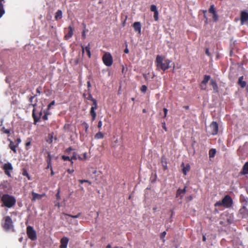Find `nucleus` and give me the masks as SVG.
I'll list each match as a JSON object with an SVG mask.
<instances>
[{
  "label": "nucleus",
  "mask_w": 248,
  "mask_h": 248,
  "mask_svg": "<svg viewBox=\"0 0 248 248\" xmlns=\"http://www.w3.org/2000/svg\"><path fill=\"white\" fill-rule=\"evenodd\" d=\"M211 80V76L210 75H205L203 76V79L200 84L201 90H206L207 88V84L208 82Z\"/></svg>",
  "instance_id": "10"
},
{
  "label": "nucleus",
  "mask_w": 248,
  "mask_h": 248,
  "mask_svg": "<svg viewBox=\"0 0 248 248\" xmlns=\"http://www.w3.org/2000/svg\"><path fill=\"white\" fill-rule=\"evenodd\" d=\"M74 170H70V169H68L67 170V172L69 174L72 173L74 172Z\"/></svg>",
  "instance_id": "58"
},
{
  "label": "nucleus",
  "mask_w": 248,
  "mask_h": 248,
  "mask_svg": "<svg viewBox=\"0 0 248 248\" xmlns=\"http://www.w3.org/2000/svg\"><path fill=\"white\" fill-rule=\"evenodd\" d=\"M161 164L163 168V170H167L168 169L167 167V162L166 161V159L164 157L161 158Z\"/></svg>",
  "instance_id": "27"
},
{
  "label": "nucleus",
  "mask_w": 248,
  "mask_h": 248,
  "mask_svg": "<svg viewBox=\"0 0 248 248\" xmlns=\"http://www.w3.org/2000/svg\"><path fill=\"white\" fill-rule=\"evenodd\" d=\"M90 45H91L90 43H89L88 45L85 47H84V46H81L82 54H84V51L85 50L89 58H91V51H90V49H91Z\"/></svg>",
  "instance_id": "17"
},
{
  "label": "nucleus",
  "mask_w": 248,
  "mask_h": 248,
  "mask_svg": "<svg viewBox=\"0 0 248 248\" xmlns=\"http://www.w3.org/2000/svg\"><path fill=\"white\" fill-rule=\"evenodd\" d=\"M208 11L210 13L212 14L216 13V11L214 4H212L210 5Z\"/></svg>",
  "instance_id": "34"
},
{
  "label": "nucleus",
  "mask_w": 248,
  "mask_h": 248,
  "mask_svg": "<svg viewBox=\"0 0 248 248\" xmlns=\"http://www.w3.org/2000/svg\"><path fill=\"white\" fill-rule=\"evenodd\" d=\"M80 215H81V213H79L77 215H75V216H73V215H70V214H66V216H68L70 217H71L72 218H76L80 216Z\"/></svg>",
  "instance_id": "40"
},
{
  "label": "nucleus",
  "mask_w": 248,
  "mask_h": 248,
  "mask_svg": "<svg viewBox=\"0 0 248 248\" xmlns=\"http://www.w3.org/2000/svg\"><path fill=\"white\" fill-rule=\"evenodd\" d=\"M2 168L6 175L9 177H11V172L13 170V167L11 163L9 162L5 163Z\"/></svg>",
  "instance_id": "7"
},
{
  "label": "nucleus",
  "mask_w": 248,
  "mask_h": 248,
  "mask_svg": "<svg viewBox=\"0 0 248 248\" xmlns=\"http://www.w3.org/2000/svg\"><path fill=\"white\" fill-rule=\"evenodd\" d=\"M69 241V239L66 237H63L60 241V248H66Z\"/></svg>",
  "instance_id": "14"
},
{
  "label": "nucleus",
  "mask_w": 248,
  "mask_h": 248,
  "mask_svg": "<svg viewBox=\"0 0 248 248\" xmlns=\"http://www.w3.org/2000/svg\"><path fill=\"white\" fill-rule=\"evenodd\" d=\"M104 137V135L103 133H102L100 131H99L98 133H97L95 136L94 138L96 140H99V139H103Z\"/></svg>",
  "instance_id": "28"
},
{
  "label": "nucleus",
  "mask_w": 248,
  "mask_h": 248,
  "mask_svg": "<svg viewBox=\"0 0 248 248\" xmlns=\"http://www.w3.org/2000/svg\"><path fill=\"white\" fill-rule=\"evenodd\" d=\"M106 248H112V247H111V245H110V244H108V245L106 246Z\"/></svg>",
  "instance_id": "64"
},
{
  "label": "nucleus",
  "mask_w": 248,
  "mask_h": 248,
  "mask_svg": "<svg viewBox=\"0 0 248 248\" xmlns=\"http://www.w3.org/2000/svg\"><path fill=\"white\" fill-rule=\"evenodd\" d=\"M166 235V232L165 231L162 232L161 234H160V239H162L163 240V239L164 238V237H165Z\"/></svg>",
  "instance_id": "47"
},
{
  "label": "nucleus",
  "mask_w": 248,
  "mask_h": 248,
  "mask_svg": "<svg viewBox=\"0 0 248 248\" xmlns=\"http://www.w3.org/2000/svg\"><path fill=\"white\" fill-rule=\"evenodd\" d=\"M79 182L82 184L83 183H88L90 185H91V182L88 180H79Z\"/></svg>",
  "instance_id": "41"
},
{
  "label": "nucleus",
  "mask_w": 248,
  "mask_h": 248,
  "mask_svg": "<svg viewBox=\"0 0 248 248\" xmlns=\"http://www.w3.org/2000/svg\"><path fill=\"white\" fill-rule=\"evenodd\" d=\"M35 96L36 95L31 96L30 97V98L29 99V101L31 103V104L29 105V106H32L34 108L36 105V102H37V101H35V103L34 104L32 103L33 100L34 98V97H35Z\"/></svg>",
  "instance_id": "32"
},
{
  "label": "nucleus",
  "mask_w": 248,
  "mask_h": 248,
  "mask_svg": "<svg viewBox=\"0 0 248 248\" xmlns=\"http://www.w3.org/2000/svg\"><path fill=\"white\" fill-rule=\"evenodd\" d=\"M210 85L212 86L214 93H217L218 92V87L215 80L211 79L210 81Z\"/></svg>",
  "instance_id": "16"
},
{
  "label": "nucleus",
  "mask_w": 248,
  "mask_h": 248,
  "mask_svg": "<svg viewBox=\"0 0 248 248\" xmlns=\"http://www.w3.org/2000/svg\"><path fill=\"white\" fill-rule=\"evenodd\" d=\"M124 52L125 53H129V50H128V49L127 48V47L124 49Z\"/></svg>",
  "instance_id": "60"
},
{
  "label": "nucleus",
  "mask_w": 248,
  "mask_h": 248,
  "mask_svg": "<svg viewBox=\"0 0 248 248\" xmlns=\"http://www.w3.org/2000/svg\"><path fill=\"white\" fill-rule=\"evenodd\" d=\"M147 90V87L145 85H142V86L140 88V91H141V92H142L143 93L146 92Z\"/></svg>",
  "instance_id": "38"
},
{
  "label": "nucleus",
  "mask_w": 248,
  "mask_h": 248,
  "mask_svg": "<svg viewBox=\"0 0 248 248\" xmlns=\"http://www.w3.org/2000/svg\"><path fill=\"white\" fill-rule=\"evenodd\" d=\"M22 175L23 176H26L28 180H31L30 176L27 170L26 169H22Z\"/></svg>",
  "instance_id": "33"
},
{
  "label": "nucleus",
  "mask_w": 248,
  "mask_h": 248,
  "mask_svg": "<svg viewBox=\"0 0 248 248\" xmlns=\"http://www.w3.org/2000/svg\"><path fill=\"white\" fill-rule=\"evenodd\" d=\"M82 37L83 39H85L86 38V33H85V31H83L82 32Z\"/></svg>",
  "instance_id": "54"
},
{
  "label": "nucleus",
  "mask_w": 248,
  "mask_h": 248,
  "mask_svg": "<svg viewBox=\"0 0 248 248\" xmlns=\"http://www.w3.org/2000/svg\"><path fill=\"white\" fill-rule=\"evenodd\" d=\"M49 110L48 109V108H47L46 109L44 110V114H47V115H48L50 114V113L49 112Z\"/></svg>",
  "instance_id": "55"
},
{
  "label": "nucleus",
  "mask_w": 248,
  "mask_h": 248,
  "mask_svg": "<svg viewBox=\"0 0 248 248\" xmlns=\"http://www.w3.org/2000/svg\"><path fill=\"white\" fill-rule=\"evenodd\" d=\"M68 32L66 33L64 36V38L66 40L69 39L71 37H72L73 34V29L71 26H69L68 27Z\"/></svg>",
  "instance_id": "19"
},
{
  "label": "nucleus",
  "mask_w": 248,
  "mask_h": 248,
  "mask_svg": "<svg viewBox=\"0 0 248 248\" xmlns=\"http://www.w3.org/2000/svg\"><path fill=\"white\" fill-rule=\"evenodd\" d=\"M62 159L64 161H67V160H68V161H71V158H70V157H69V156H68L62 155Z\"/></svg>",
  "instance_id": "39"
},
{
  "label": "nucleus",
  "mask_w": 248,
  "mask_h": 248,
  "mask_svg": "<svg viewBox=\"0 0 248 248\" xmlns=\"http://www.w3.org/2000/svg\"><path fill=\"white\" fill-rule=\"evenodd\" d=\"M17 146V145L15 144L14 142L13 141H10L9 147L15 153H16V148Z\"/></svg>",
  "instance_id": "24"
},
{
  "label": "nucleus",
  "mask_w": 248,
  "mask_h": 248,
  "mask_svg": "<svg viewBox=\"0 0 248 248\" xmlns=\"http://www.w3.org/2000/svg\"><path fill=\"white\" fill-rule=\"evenodd\" d=\"M210 133L213 135L217 134L218 130V125L216 122H213L210 125Z\"/></svg>",
  "instance_id": "11"
},
{
  "label": "nucleus",
  "mask_w": 248,
  "mask_h": 248,
  "mask_svg": "<svg viewBox=\"0 0 248 248\" xmlns=\"http://www.w3.org/2000/svg\"><path fill=\"white\" fill-rule=\"evenodd\" d=\"M42 119L44 121H46L48 119V115L46 114H44V115L42 116Z\"/></svg>",
  "instance_id": "50"
},
{
  "label": "nucleus",
  "mask_w": 248,
  "mask_h": 248,
  "mask_svg": "<svg viewBox=\"0 0 248 248\" xmlns=\"http://www.w3.org/2000/svg\"><path fill=\"white\" fill-rule=\"evenodd\" d=\"M163 111H164V118H165L167 116V113H168V109L166 108H163Z\"/></svg>",
  "instance_id": "51"
},
{
  "label": "nucleus",
  "mask_w": 248,
  "mask_h": 248,
  "mask_svg": "<svg viewBox=\"0 0 248 248\" xmlns=\"http://www.w3.org/2000/svg\"><path fill=\"white\" fill-rule=\"evenodd\" d=\"M162 128L166 131H167V128L166 126L165 122H164L163 123H162Z\"/></svg>",
  "instance_id": "49"
},
{
  "label": "nucleus",
  "mask_w": 248,
  "mask_h": 248,
  "mask_svg": "<svg viewBox=\"0 0 248 248\" xmlns=\"http://www.w3.org/2000/svg\"><path fill=\"white\" fill-rule=\"evenodd\" d=\"M216 154V150L215 149H211L209 152V156L210 158H213L215 157Z\"/></svg>",
  "instance_id": "29"
},
{
  "label": "nucleus",
  "mask_w": 248,
  "mask_h": 248,
  "mask_svg": "<svg viewBox=\"0 0 248 248\" xmlns=\"http://www.w3.org/2000/svg\"><path fill=\"white\" fill-rule=\"evenodd\" d=\"M52 156L50 155L49 153H47V156L46 158V162L47 163V166L46 167V169H50V170L52 169L51 165V160L52 159Z\"/></svg>",
  "instance_id": "15"
},
{
  "label": "nucleus",
  "mask_w": 248,
  "mask_h": 248,
  "mask_svg": "<svg viewBox=\"0 0 248 248\" xmlns=\"http://www.w3.org/2000/svg\"><path fill=\"white\" fill-rule=\"evenodd\" d=\"M1 131L5 134H10V130L8 129H6L4 127H1L0 129Z\"/></svg>",
  "instance_id": "37"
},
{
  "label": "nucleus",
  "mask_w": 248,
  "mask_h": 248,
  "mask_svg": "<svg viewBox=\"0 0 248 248\" xmlns=\"http://www.w3.org/2000/svg\"><path fill=\"white\" fill-rule=\"evenodd\" d=\"M154 18L155 21H157L158 20V12L154 13Z\"/></svg>",
  "instance_id": "45"
},
{
  "label": "nucleus",
  "mask_w": 248,
  "mask_h": 248,
  "mask_svg": "<svg viewBox=\"0 0 248 248\" xmlns=\"http://www.w3.org/2000/svg\"><path fill=\"white\" fill-rule=\"evenodd\" d=\"M133 27L135 31H138L139 34L141 33V24L140 22H135L133 24Z\"/></svg>",
  "instance_id": "18"
},
{
  "label": "nucleus",
  "mask_w": 248,
  "mask_h": 248,
  "mask_svg": "<svg viewBox=\"0 0 248 248\" xmlns=\"http://www.w3.org/2000/svg\"><path fill=\"white\" fill-rule=\"evenodd\" d=\"M55 103V102L54 100L52 101L48 106H47V107L48 108V109H50V108H51V106H53L54 105Z\"/></svg>",
  "instance_id": "48"
},
{
  "label": "nucleus",
  "mask_w": 248,
  "mask_h": 248,
  "mask_svg": "<svg viewBox=\"0 0 248 248\" xmlns=\"http://www.w3.org/2000/svg\"><path fill=\"white\" fill-rule=\"evenodd\" d=\"M3 1H4V0H0V17L4 13V11L3 7V4L2 3Z\"/></svg>",
  "instance_id": "31"
},
{
  "label": "nucleus",
  "mask_w": 248,
  "mask_h": 248,
  "mask_svg": "<svg viewBox=\"0 0 248 248\" xmlns=\"http://www.w3.org/2000/svg\"><path fill=\"white\" fill-rule=\"evenodd\" d=\"M0 201L2 203L1 206L11 208L16 205V200L13 196L4 194L1 196Z\"/></svg>",
  "instance_id": "1"
},
{
  "label": "nucleus",
  "mask_w": 248,
  "mask_h": 248,
  "mask_svg": "<svg viewBox=\"0 0 248 248\" xmlns=\"http://www.w3.org/2000/svg\"><path fill=\"white\" fill-rule=\"evenodd\" d=\"M102 61L107 66H110L113 64V58L109 52H105L102 57Z\"/></svg>",
  "instance_id": "5"
},
{
  "label": "nucleus",
  "mask_w": 248,
  "mask_h": 248,
  "mask_svg": "<svg viewBox=\"0 0 248 248\" xmlns=\"http://www.w3.org/2000/svg\"><path fill=\"white\" fill-rule=\"evenodd\" d=\"M42 111L41 110L38 113L36 112V109L35 108L32 110V116L33 118L34 124H36L37 123L41 121V118L42 115Z\"/></svg>",
  "instance_id": "9"
},
{
  "label": "nucleus",
  "mask_w": 248,
  "mask_h": 248,
  "mask_svg": "<svg viewBox=\"0 0 248 248\" xmlns=\"http://www.w3.org/2000/svg\"><path fill=\"white\" fill-rule=\"evenodd\" d=\"M150 10L152 12H153L154 13H155V12H158V11L157 10V8H156V6L155 5H154V4L151 5V6H150Z\"/></svg>",
  "instance_id": "36"
},
{
  "label": "nucleus",
  "mask_w": 248,
  "mask_h": 248,
  "mask_svg": "<svg viewBox=\"0 0 248 248\" xmlns=\"http://www.w3.org/2000/svg\"><path fill=\"white\" fill-rule=\"evenodd\" d=\"M4 223L2 224V227L6 231H14V227L11 217L10 216H6L3 218Z\"/></svg>",
  "instance_id": "4"
},
{
  "label": "nucleus",
  "mask_w": 248,
  "mask_h": 248,
  "mask_svg": "<svg viewBox=\"0 0 248 248\" xmlns=\"http://www.w3.org/2000/svg\"><path fill=\"white\" fill-rule=\"evenodd\" d=\"M50 170H51L50 175H51V176H53V175H54V171H53V169H51Z\"/></svg>",
  "instance_id": "61"
},
{
  "label": "nucleus",
  "mask_w": 248,
  "mask_h": 248,
  "mask_svg": "<svg viewBox=\"0 0 248 248\" xmlns=\"http://www.w3.org/2000/svg\"><path fill=\"white\" fill-rule=\"evenodd\" d=\"M102 126V122L101 121H99L98 123V125H97V127L99 128V129H101V127Z\"/></svg>",
  "instance_id": "52"
},
{
  "label": "nucleus",
  "mask_w": 248,
  "mask_h": 248,
  "mask_svg": "<svg viewBox=\"0 0 248 248\" xmlns=\"http://www.w3.org/2000/svg\"><path fill=\"white\" fill-rule=\"evenodd\" d=\"M27 234L31 240L34 241L37 239L36 232L33 227L31 226H28L27 227Z\"/></svg>",
  "instance_id": "6"
},
{
  "label": "nucleus",
  "mask_w": 248,
  "mask_h": 248,
  "mask_svg": "<svg viewBox=\"0 0 248 248\" xmlns=\"http://www.w3.org/2000/svg\"><path fill=\"white\" fill-rule=\"evenodd\" d=\"M31 195L33 197L32 201H35L36 200H40L43 198L44 196V194H39L34 192L32 191L31 192Z\"/></svg>",
  "instance_id": "20"
},
{
  "label": "nucleus",
  "mask_w": 248,
  "mask_h": 248,
  "mask_svg": "<svg viewBox=\"0 0 248 248\" xmlns=\"http://www.w3.org/2000/svg\"><path fill=\"white\" fill-rule=\"evenodd\" d=\"M94 109L93 108H91L90 111V114L91 115L92 118V121H93L95 120V118L96 117V113Z\"/></svg>",
  "instance_id": "26"
},
{
  "label": "nucleus",
  "mask_w": 248,
  "mask_h": 248,
  "mask_svg": "<svg viewBox=\"0 0 248 248\" xmlns=\"http://www.w3.org/2000/svg\"><path fill=\"white\" fill-rule=\"evenodd\" d=\"M233 204V201L229 195H226L221 201L217 202L215 204V207H223L225 208L231 207Z\"/></svg>",
  "instance_id": "3"
},
{
  "label": "nucleus",
  "mask_w": 248,
  "mask_h": 248,
  "mask_svg": "<svg viewBox=\"0 0 248 248\" xmlns=\"http://www.w3.org/2000/svg\"><path fill=\"white\" fill-rule=\"evenodd\" d=\"M82 125L84 126L85 132H87L89 128V125L85 122H84Z\"/></svg>",
  "instance_id": "43"
},
{
  "label": "nucleus",
  "mask_w": 248,
  "mask_h": 248,
  "mask_svg": "<svg viewBox=\"0 0 248 248\" xmlns=\"http://www.w3.org/2000/svg\"><path fill=\"white\" fill-rule=\"evenodd\" d=\"M241 173L243 174H248V162H246L243 166Z\"/></svg>",
  "instance_id": "25"
},
{
  "label": "nucleus",
  "mask_w": 248,
  "mask_h": 248,
  "mask_svg": "<svg viewBox=\"0 0 248 248\" xmlns=\"http://www.w3.org/2000/svg\"><path fill=\"white\" fill-rule=\"evenodd\" d=\"M62 10H58L55 15V19L57 20L62 19Z\"/></svg>",
  "instance_id": "23"
},
{
  "label": "nucleus",
  "mask_w": 248,
  "mask_h": 248,
  "mask_svg": "<svg viewBox=\"0 0 248 248\" xmlns=\"http://www.w3.org/2000/svg\"><path fill=\"white\" fill-rule=\"evenodd\" d=\"M31 145V142H27L26 143V146L27 147L28 146H30Z\"/></svg>",
  "instance_id": "63"
},
{
  "label": "nucleus",
  "mask_w": 248,
  "mask_h": 248,
  "mask_svg": "<svg viewBox=\"0 0 248 248\" xmlns=\"http://www.w3.org/2000/svg\"><path fill=\"white\" fill-rule=\"evenodd\" d=\"M86 99L87 100H91L92 101H93V100H95V99H94L92 94L91 93H89L88 95V96L86 97Z\"/></svg>",
  "instance_id": "44"
},
{
  "label": "nucleus",
  "mask_w": 248,
  "mask_h": 248,
  "mask_svg": "<svg viewBox=\"0 0 248 248\" xmlns=\"http://www.w3.org/2000/svg\"><path fill=\"white\" fill-rule=\"evenodd\" d=\"M78 158L80 160H82V158H81L76 152L73 153V155L71 157V160H77Z\"/></svg>",
  "instance_id": "30"
},
{
  "label": "nucleus",
  "mask_w": 248,
  "mask_h": 248,
  "mask_svg": "<svg viewBox=\"0 0 248 248\" xmlns=\"http://www.w3.org/2000/svg\"><path fill=\"white\" fill-rule=\"evenodd\" d=\"M92 102H93V104H92L91 108H93V109H96L98 107L97 101L95 99V100H93V101Z\"/></svg>",
  "instance_id": "35"
},
{
  "label": "nucleus",
  "mask_w": 248,
  "mask_h": 248,
  "mask_svg": "<svg viewBox=\"0 0 248 248\" xmlns=\"http://www.w3.org/2000/svg\"><path fill=\"white\" fill-rule=\"evenodd\" d=\"M41 88L40 87H38L36 89V92L39 94H40L41 93Z\"/></svg>",
  "instance_id": "56"
},
{
  "label": "nucleus",
  "mask_w": 248,
  "mask_h": 248,
  "mask_svg": "<svg viewBox=\"0 0 248 248\" xmlns=\"http://www.w3.org/2000/svg\"><path fill=\"white\" fill-rule=\"evenodd\" d=\"M56 198L58 199V200H59L60 199V193H59V191H58L57 192V193L56 194Z\"/></svg>",
  "instance_id": "57"
},
{
  "label": "nucleus",
  "mask_w": 248,
  "mask_h": 248,
  "mask_svg": "<svg viewBox=\"0 0 248 248\" xmlns=\"http://www.w3.org/2000/svg\"><path fill=\"white\" fill-rule=\"evenodd\" d=\"M206 238L205 235H202V241L205 242V241H206Z\"/></svg>",
  "instance_id": "62"
},
{
  "label": "nucleus",
  "mask_w": 248,
  "mask_h": 248,
  "mask_svg": "<svg viewBox=\"0 0 248 248\" xmlns=\"http://www.w3.org/2000/svg\"><path fill=\"white\" fill-rule=\"evenodd\" d=\"M205 54L208 56H210V53L209 52V49L208 48H206V50H205Z\"/></svg>",
  "instance_id": "53"
},
{
  "label": "nucleus",
  "mask_w": 248,
  "mask_h": 248,
  "mask_svg": "<svg viewBox=\"0 0 248 248\" xmlns=\"http://www.w3.org/2000/svg\"><path fill=\"white\" fill-rule=\"evenodd\" d=\"M213 20L215 22L217 21L218 19V16L217 14V12L215 13V14H213Z\"/></svg>",
  "instance_id": "46"
},
{
  "label": "nucleus",
  "mask_w": 248,
  "mask_h": 248,
  "mask_svg": "<svg viewBox=\"0 0 248 248\" xmlns=\"http://www.w3.org/2000/svg\"><path fill=\"white\" fill-rule=\"evenodd\" d=\"M248 21V13L245 11H241L240 13L241 25H244Z\"/></svg>",
  "instance_id": "12"
},
{
  "label": "nucleus",
  "mask_w": 248,
  "mask_h": 248,
  "mask_svg": "<svg viewBox=\"0 0 248 248\" xmlns=\"http://www.w3.org/2000/svg\"><path fill=\"white\" fill-rule=\"evenodd\" d=\"M182 167H183V173L184 175H186L187 172L189 171L190 167L189 164H187L186 166H184V163H183L181 165Z\"/></svg>",
  "instance_id": "22"
},
{
  "label": "nucleus",
  "mask_w": 248,
  "mask_h": 248,
  "mask_svg": "<svg viewBox=\"0 0 248 248\" xmlns=\"http://www.w3.org/2000/svg\"><path fill=\"white\" fill-rule=\"evenodd\" d=\"M42 111L41 110L38 113L36 112V109L35 108L32 110V116L33 118L34 124H36L37 123L41 121V118L42 115Z\"/></svg>",
  "instance_id": "8"
},
{
  "label": "nucleus",
  "mask_w": 248,
  "mask_h": 248,
  "mask_svg": "<svg viewBox=\"0 0 248 248\" xmlns=\"http://www.w3.org/2000/svg\"><path fill=\"white\" fill-rule=\"evenodd\" d=\"M186 192V186H185L183 189L178 188L176 191V198L180 197V199H182Z\"/></svg>",
  "instance_id": "13"
},
{
  "label": "nucleus",
  "mask_w": 248,
  "mask_h": 248,
  "mask_svg": "<svg viewBox=\"0 0 248 248\" xmlns=\"http://www.w3.org/2000/svg\"><path fill=\"white\" fill-rule=\"evenodd\" d=\"M87 86H88V89H89L91 87V82L90 81H88L87 82Z\"/></svg>",
  "instance_id": "59"
},
{
  "label": "nucleus",
  "mask_w": 248,
  "mask_h": 248,
  "mask_svg": "<svg viewBox=\"0 0 248 248\" xmlns=\"http://www.w3.org/2000/svg\"><path fill=\"white\" fill-rule=\"evenodd\" d=\"M243 76H241L239 78L238 81V84L242 88H244L247 84L246 82L243 80Z\"/></svg>",
  "instance_id": "21"
},
{
  "label": "nucleus",
  "mask_w": 248,
  "mask_h": 248,
  "mask_svg": "<svg viewBox=\"0 0 248 248\" xmlns=\"http://www.w3.org/2000/svg\"><path fill=\"white\" fill-rule=\"evenodd\" d=\"M171 61L169 59L164 61L163 57L157 55L155 61L156 69L158 70H162L164 71L170 67V64Z\"/></svg>",
  "instance_id": "2"
},
{
  "label": "nucleus",
  "mask_w": 248,
  "mask_h": 248,
  "mask_svg": "<svg viewBox=\"0 0 248 248\" xmlns=\"http://www.w3.org/2000/svg\"><path fill=\"white\" fill-rule=\"evenodd\" d=\"M73 150H74V149L72 147H69V148L65 149L64 152L65 153L69 154L70 152Z\"/></svg>",
  "instance_id": "42"
}]
</instances>
